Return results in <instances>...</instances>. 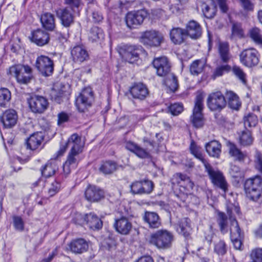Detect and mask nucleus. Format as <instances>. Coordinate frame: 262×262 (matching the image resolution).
I'll return each mask as SVG.
<instances>
[{
	"instance_id": "obj_1",
	"label": "nucleus",
	"mask_w": 262,
	"mask_h": 262,
	"mask_svg": "<svg viewBox=\"0 0 262 262\" xmlns=\"http://www.w3.org/2000/svg\"><path fill=\"white\" fill-rule=\"evenodd\" d=\"M171 183L172 184L179 185L181 188L180 192L174 195V201L177 203H179V201L183 203L186 202L189 198L195 202L198 201V199L196 196L190 194V191L193 188L194 183L186 174L181 173L174 174L171 179Z\"/></svg>"
},
{
	"instance_id": "obj_2",
	"label": "nucleus",
	"mask_w": 262,
	"mask_h": 262,
	"mask_svg": "<svg viewBox=\"0 0 262 262\" xmlns=\"http://www.w3.org/2000/svg\"><path fill=\"white\" fill-rule=\"evenodd\" d=\"M152 64L158 76L167 77L165 82L170 90L172 92L176 91L178 86V81L176 77L170 73L171 66L167 58L165 56L156 58L152 61Z\"/></svg>"
},
{
	"instance_id": "obj_3",
	"label": "nucleus",
	"mask_w": 262,
	"mask_h": 262,
	"mask_svg": "<svg viewBox=\"0 0 262 262\" xmlns=\"http://www.w3.org/2000/svg\"><path fill=\"white\" fill-rule=\"evenodd\" d=\"M173 240L172 234L166 230H160L150 235L149 243L160 249L169 248Z\"/></svg>"
},
{
	"instance_id": "obj_4",
	"label": "nucleus",
	"mask_w": 262,
	"mask_h": 262,
	"mask_svg": "<svg viewBox=\"0 0 262 262\" xmlns=\"http://www.w3.org/2000/svg\"><path fill=\"white\" fill-rule=\"evenodd\" d=\"M246 195L250 200L256 201L262 193V179L259 176H256L247 179L244 184Z\"/></svg>"
},
{
	"instance_id": "obj_5",
	"label": "nucleus",
	"mask_w": 262,
	"mask_h": 262,
	"mask_svg": "<svg viewBox=\"0 0 262 262\" xmlns=\"http://www.w3.org/2000/svg\"><path fill=\"white\" fill-rule=\"evenodd\" d=\"M8 73L14 76L17 82L27 84L32 78V70L29 66L17 64L11 67Z\"/></svg>"
},
{
	"instance_id": "obj_6",
	"label": "nucleus",
	"mask_w": 262,
	"mask_h": 262,
	"mask_svg": "<svg viewBox=\"0 0 262 262\" xmlns=\"http://www.w3.org/2000/svg\"><path fill=\"white\" fill-rule=\"evenodd\" d=\"M94 101V93L91 88L83 89L76 97L75 105L80 112H85L90 108Z\"/></svg>"
},
{
	"instance_id": "obj_7",
	"label": "nucleus",
	"mask_w": 262,
	"mask_h": 262,
	"mask_svg": "<svg viewBox=\"0 0 262 262\" xmlns=\"http://www.w3.org/2000/svg\"><path fill=\"white\" fill-rule=\"evenodd\" d=\"M259 56L258 51L253 48L244 49L239 55L241 63L248 68L256 66L259 61Z\"/></svg>"
},
{
	"instance_id": "obj_8",
	"label": "nucleus",
	"mask_w": 262,
	"mask_h": 262,
	"mask_svg": "<svg viewBox=\"0 0 262 262\" xmlns=\"http://www.w3.org/2000/svg\"><path fill=\"white\" fill-rule=\"evenodd\" d=\"M141 48L135 45H123L119 48V53L129 63H133L139 59Z\"/></svg>"
},
{
	"instance_id": "obj_9",
	"label": "nucleus",
	"mask_w": 262,
	"mask_h": 262,
	"mask_svg": "<svg viewBox=\"0 0 262 262\" xmlns=\"http://www.w3.org/2000/svg\"><path fill=\"white\" fill-rule=\"evenodd\" d=\"M163 41V35L156 30L146 31L140 37V41L142 43L150 47H159Z\"/></svg>"
},
{
	"instance_id": "obj_10",
	"label": "nucleus",
	"mask_w": 262,
	"mask_h": 262,
	"mask_svg": "<svg viewBox=\"0 0 262 262\" xmlns=\"http://www.w3.org/2000/svg\"><path fill=\"white\" fill-rule=\"evenodd\" d=\"M205 168L213 185L225 193L228 190V185L223 173L219 171L214 170L210 164L207 165Z\"/></svg>"
},
{
	"instance_id": "obj_11",
	"label": "nucleus",
	"mask_w": 262,
	"mask_h": 262,
	"mask_svg": "<svg viewBox=\"0 0 262 262\" xmlns=\"http://www.w3.org/2000/svg\"><path fill=\"white\" fill-rule=\"evenodd\" d=\"M203 98L201 95H197L193 114L191 117V122L195 128H200L204 125V120L202 111L203 108Z\"/></svg>"
},
{
	"instance_id": "obj_12",
	"label": "nucleus",
	"mask_w": 262,
	"mask_h": 262,
	"mask_svg": "<svg viewBox=\"0 0 262 262\" xmlns=\"http://www.w3.org/2000/svg\"><path fill=\"white\" fill-rule=\"evenodd\" d=\"M35 67L42 75L46 77L51 75L54 71L53 60L44 55H41L37 58Z\"/></svg>"
},
{
	"instance_id": "obj_13",
	"label": "nucleus",
	"mask_w": 262,
	"mask_h": 262,
	"mask_svg": "<svg viewBox=\"0 0 262 262\" xmlns=\"http://www.w3.org/2000/svg\"><path fill=\"white\" fill-rule=\"evenodd\" d=\"M207 106L211 111H221L226 105L224 96L220 92L211 93L207 100Z\"/></svg>"
},
{
	"instance_id": "obj_14",
	"label": "nucleus",
	"mask_w": 262,
	"mask_h": 262,
	"mask_svg": "<svg viewBox=\"0 0 262 262\" xmlns=\"http://www.w3.org/2000/svg\"><path fill=\"white\" fill-rule=\"evenodd\" d=\"M29 106L31 111L35 114H42L48 108V102L43 96L35 95L28 100Z\"/></svg>"
},
{
	"instance_id": "obj_15",
	"label": "nucleus",
	"mask_w": 262,
	"mask_h": 262,
	"mask_svg": "<svg viewBox=\"0 0 262 262\" xmlns=\"http://www.w3.org/2000/svg\"><path fill=\"white\" fill-rule=\"evenodd\" d=\"M154 187L153 182L148 180L135 181L130 185V192L134 194H150Z\"/></svg>"
},
{
	"instance_id": "obj_16",
	"label": "nucleus",
	"mask_w": 262,
	"mask_h": 262,
	"mask_svg": "<svg viewBox=\"0 0 262 262\" xmlns=\"http://www.w3.org/2000/svg\"><path fill=\"white\" fill-rule=\"evenodd\" d=\"M146 15V11L143 10L128 13L126 16V23L127 27L131 29L140 25Z\"/></svg>"
},
{
	"instance_id": "obj_17",
	"label": "nucleus",
	"mask_w": 262,
	"mask_h": 262,
	"mask_svg": "<svg viewBox=\"0 0 262 262\" xmlns=\"http://www.w3.org/2000/svg\"><path fill=\"white\" fill-rule=\"evenodd\" d=\"M57 17L65 27H69L74 23V15L70 8H58L56 11Z\"/></svg>"
},
{
	"instance_id": "obj_18",
	"label": "nucleus",
	"mask_w": 262,
	"mask_h": 262,
	"mask_svg": "<svg viewBox=\"0 0 262 262\" xmlns=\"http://www.w3.org/2000/svg\"><path fill=\"white\" fill-rule=\"evenodd\" d=\"M30 40L38 46H43L48 44L50 41L48 33L41 29H37L31 33Z\"/></svg>"
},
{
	"instance_id": "obj_19",
	"label": "nucleus",
	"mask_w": 262,
	"mask_h": 262,
	"mask_svg": "<svg viewBox=\"0 0 262 262\" xmlns=\"http://www.w3.org/2000/svg\"><path fill=\"white\" fill-rule=\"evenodd\" d=\"M17 115L16 112L12 109L6 110L1 117V121L5 128H10L16 123Z\"/></svg>"
},
{
	"instance_id": "obj_20",
	"label": "nucleus",
	"mask_w": 262,
	"mask_h": 262,
	"mask_svg": "<svg viewBox=\"0 0 262 262\" xmlns=\"http://www.w3.org/2000/svg\"><path fill=\"white\" fill-rule=\"evenodd\" d=\"M129 91L134 98L140 100H144L149 93L146 86L142 83H135Z\"/></svg>"
},
{
	"instance_id": "obj_21",
	"label": "nucleus",
	"mask_w": 262,
	"mask_h": 262,
	"mask_svg": "<svg viewBox=\"0 0 262 262\" xmlns=\"http://www.w3.org/2000/svg\"><path fill=\"white\" fill-rule=\"evenodd\" d=\"M143 219L149 228H158L161 225L159 215L155 212L146 211L143 216Z\"/></svg>"
},
{
	"instance_id": "obj_22",
	"label": "nucleus",
	"mask_w": 262,
	"mask_h": 262,
	"mask_svg": "<svg viewBox=\"0 0 262 262\" xmlns=\"http://www.w3.org/2000/svg\"><path fill=\"white\" fill-rule=\"evenodd\" d=\"M85 197L91 202H97L104 197V192L95 186H89L85 191Z\"/></svg>"
},
{
	"instance_id": "obj_23",
	"label": "nucleus",
	"mask_w": 262,
	"mask_h": 262,
	"mask_svg": "<svg viewBox=\"0 0 262 262\" xmlns=\"http://www.w3.org/2000/svg\"><path fill=\"white\" fill-rule=\"evenodd\" d=\"M114 226L118 233L126 235L131 230L132 224L126 217H122L115 220Z\"/></svg>"
},
{
	"instance_id": "obj_24",
	"label": "nucleus",
	"mask_w": 262,
	"mask_h": 262,
	"mask_svg": "<svg viewBox=\"0 0 262 262\" xmlns=\"http://www.w3.org/2000/svg\"><path fill=\"white\" fill-rule=\"evenodd\" d=\"M68 145L71 147L70 151L80 154L82 151L84 143L77 134H73L68 140Z\"/></svg>"
},
{
	"instance_id": "obj_25",
	"label": "nucleus",
	"mask_w": 262,
	"mask_h": 262,
	"mask_svg": "<svg viewBox=\"0 0 262 262\" xmlns=\"http://www.w3.org/2000/svg\"><path fill=\"white\" fill-rule=\"evenodd\" d=\"M73 60L75 62L81 63L87 60L89 58L88 51L82 46L74 47L71 52Z\"/></svg>"
},
{
	"instance_id": "obj_26",
	"label": "nucleus",
	"mask_w": 262,
	"mask_h": 262,
	"mask_svg": "<svg viewBox=\"0 0 262 262\" xmlns=\"http://www.w3.org/2000/svg\"><path fill=\"white\" fill-rule=\"evenodd\" d=\"M186 35H189L192 39L199 38L202 33L200 25L193 20L189 21L186 25L185 30Z\"/></svg>"
},
{
	"instance_id": "obj_27",
	"label": "nucleus",
	"mask_w": 262,
	"mask_h": 262,
	"mask_svg": "<svg viewBox=\"0 0 262 262\" xmlns=\"http://www.w3.org/2000/svg\"><path fill=\"white\" fill-rule=\"evenodd\" d=\"M80 154L70 151L67 159L63 165V170L65 174H69L72 169L75 168L78 162V156Z\"/></svg>"
},
{
	"instance_id": "obj_28",
	"label": "nucleus",
	"mask_w": 262,
	"mask_h": 262,
	"mask_svg": "<svg viewBox=\"0 0 262 262\" xmlns=\"http://www.w3.org/2000/svg\"><path fill=\"white\" fill-rule=\"evenodd\" d=\"M44 136L41 132L33 134L27 140V148L32 150L37 149L41 145Z\"/></svg>"
},
{
	"instance_id": "obj_29",
	"label": "nucleus",
	"mask_w": 262,
	"mask_h": 262,
	"mask_svg": "<svg viewBox=\"0 0 262 262\" xmlns=\"http://www.w3.org/2000/svg\"><path fill=\"white\" fill-rule=\"evenodd\" d=\"M83 219L88 227L92 230H99L102 227V222L94 213L86 214Z\"/></svg>"
},
{
	"instance_id": "obj_30",
	"label": "nucleus",
	"mask_w": 262,
	"mask_h": 262,
	"mask_svg": "<svg viewBox=\"0 0 262 262\" xmlns=\"http://www.w3.org/2000/svg\"><path fill=\"white\" fill-rule=\"evenodd\" d=\"M69 248L73 253H82L87 251L89 246L84 239L79 238L72 241L69 245Z\"/></svg>"
},
{
	"instance_id": "obj_31",
	"label": "nucleus",
	"mask_w": 262,
	"mask_h": 262,
	"mask_svg": "<svg viewBox=\"0 0 262 262\" xmlns=\"http://www.w3.org/2000/svg\"><path fill=\"white\" fill-rule=\"evenodd\" d=\"M125 148L134 153L137 156L140 158H146L149 156L148 152L144 148L141 147L136 143L128 141L125 143Z\"/></svg>"
},
{
	"instance_id": "obj_32",
	"label": "nucleus",
	"mask_w": 262,
	"mask_h": 262,
	"mask_svg": "<svg viewBox=\"0 0 262 262\" xmlns=\"http://www.w3.org/2000/svg\"><path fill=\"white\" fill-rule=\"evenodd\" d=\"M228 147L229 154L235 161L239 162H244L246 158L247 157V154L246 152L242 151L238 149L237 146L229 142L227 143Z\"/></svg>"
},
{
	"instance_id": "obj_33",
	"label": "nucleus",
	"mask_w": 262,
	"mask_h": 262,
	"mask_svg": "<svg viewBox=\"0 0 262 262\" xmlns=\"http://www.w3.org/2000/svg\"><path fill=\"white\" fill-rule=\"evenodd\" d=\"M218 52L221 61L224 63H227L231 57L229 43L227 42H220L218 46Z\"/></svg>"
},
{
	"instance_id": "obj_34",
	"label": "nucleus",
	"mask_w": 262,
	"mask_h": 262,
	"mask_svg": "<svg viewBox=\"0 0 262 262\" xmlns=\"http://www.w3.org/2000/svg\"><path fill=\"white\" fill-rule=\"evenodd\" d=\"M221 144L216 140L211 141L205 145L206 150L208 155L216 158H218L221 155Z\"/></svg>"
},
{
	"instance_id": "obj_35",
	"label": "nucleus",
	"mask_w": 262,
	"mask_h": 262,
	"mask_svg": "<svg viewBox=\"0 0 262 262\" xmlns=\"http://www.w3.org/2000/svg\"><path fill=\"white\" fill-rule=\"evenodd\" d=\"M176 229L179 234L183 235L185 237H189L191 230L190 220L188 218L181 220L177 224Z\"/></svg>"
},
{
	"instance_id": "obj_36",
	"label": "nucleus",
	"mask_w": 262,
	"mask_h": 262,
	"mask_svg": "<svg viewBox=\"0 0 262 262\" xmlns=\"http://www.w3.org/2000/svg\"><path fill=\"white\" fill-rule=\"evenodd\" d=\"M186 35L185 30L180 28H173L170 32V39L174 44L180 45L183 42Z\"/></svg>"
},
{
	"instance_id": "obj_37",
	"label": "nucleus",
	"mask_w": 262,
	"mask_h": 262,
	"mask_svg": "<svg viewBox=\"0 0 262 262\" xmlns=\"http://www.w3.org/2000/svg\"><path fill=\"white\" fill-rule=\"evenodd\" d=\"M40 21L43 28L48 31H53L55 27L54 16L50 13L41 15Z\"/></svg>"
},
{
	"instance_id": "obj_38",
	"label": "nucleus",
	"mask_w": 262,
	"mask_h": 262,
	"mask_svg": "<svg viewBox=\"0 0 262 262\" xmlns=\"http://www.w3.org/2000/svg\"><path fill=\"white\" fill-rule=\"evenodd\" d=\"M104 35L102 30L98 27H93L89 34V39L92 42H99L104 39Z\"/></svg>"
},
{
	"instance_id": "obj_39",
	"label": "nucleus",
	"mask_w": 262,
	"mask_h": 262,
	"mask_svg": "<svg viewBox=\"0 0 262 262\" xmlns=\"http://www.w3.org/2000/svg\"><path fill=\"white\" fill-rule=\"evenodd\" d=\"M230 221V231L231 239H236V238H242L243 237L244 234L242 232L239 227L237 221L233 219Z\"/></svg>"
},
{
	"instance_id": "obj_40",
	"label": "nucleus",
	"mask_w": 262,
	"mask_h": 262,
	"mask_svg": "<svg viewBox=\"0 0 262 262\" xmlns=\"http://www.w3.org/2000/svg\"><path fill=\"white\" fill-rule=\"evenodd\" d=\"M116 169L117 164L115 162L106 161L101 164L99 170L104 174H110L115 171Z\"/></svg>"
},
{
	"instance_id": "obj_41",
	"label": "nucleus",
	"mask_w": 262,
	"mask_h": 262,
	"mask_svg": "<svg viewBox=\"0 0 262 262\" xmlns=\"http://www.w3.org/2000/svg\"><path fill=\"white\" fill-rule=\"evenodd\" d=\"M11 98V94L8 89L2 88L0 89V107H8Z\"/></svg>"
},
{
	"instance_id": "obj_42",
	"label": "nucleus",
	"mask_w": 262,
	"mask_h": 262,
	"mask_svg": "<svg viewBox=\"0 0 262 262\" xmlns=\"http://www.w3.org/2000/svg\"><path fill=\"white\" fill-rule=\"evenodd\" d=\"M58 169L57 166L55 162L47 163L41 169L42 176L48 178L54 175Z\"/></svg>"
},
{
	"instance_id": "obj_43",
	"label": "nucleus",
	"mask_w": 262,
	"mask_h": 262,
	"mask_svg": "<svg viewBox=\"0 0 262 262\" xmlns=\"http://www.w3.org/2000/svg\"><path fill=\"white\" fill-rule=\"evenodd\" d=\"M226 96L228 99L229 106L232 109L238 110L241 106V102L237 95L232 91L227 92Z\"/></svg>"
},
{
	"instance_id": "obj_44",
	"label": "nucleus",
	"mask_w": 262,
	"mask_h": 262,
	"mask_svg": "<svg viewBox=\"0 0 262 262\" xmlns=\"http://www.w3.org/2000/svg\"><path fill=\"white\" fill-rule=\"evenodd\" d=\"M190 150L191 153L198 159L200 160L204 164L205 167L209 163L204 159V156L201 152V148L198 146L194 142H192Z\"/></svg>"
},
{
	"instance_id": "obj_45",
	"label": "nucleus",
	"mask_w": 262,
	"mask_h": 262,
	"mask_svg": "<svg viewBox=\"0 0 262 262\" xmlns=\"http://www.w3.org/2000/svg\"><path fill=\"white\" fill-rule=\"evenodd\" d=\"M217 222L220 227L221 232L223 234H225L228 232L229 228L227 217L224 213L219 212L218 213Z\"/></svg>"
},
{
	"instance_id": "obj_46",
	"label": "nucleus",
	"mask_w": 262,
	"mask_h": 262,
	"mask_svg": "<svg viewBox=\"0 0 262 262\" xmlns=\"http://www.w3.org/2000/svg\"><path fill=\"white\" fill-rule=\"evenodd\" d=\"M205 63L203 60H196L190 66V72L192 75H198L201 73L204 68Z\"/></svg>"
},
{
	"instance_id": "obj_47",
	"label": "nucleus",
	"mask_w": 262,
	"mask_h": 262,
	"mask_svg": "<svg viewBox=\"0 0 262 262\" xmlns=\"http://www.w3.org/2000/svg\"><path fill=\"white\" fill-rule=\"evenodd\" d=\"M249 35L256 44L262 45V34L259 28L254 27L251 29L249 31Z\"/></svg>"
},
{
	"instance_id": "obj_48",
	"label": "nucleus",
	"mask_w": 262,
	"mask_h": 262,
	"mask_svg": "<svg viewBox=\"0 0 262 262\" xmlns=\"http://www.w3.org/2000/svg\"><path fill=\"white\" fill-rule=\"evenodd\" d=\"M231 67L227 63L217 66L213 71L212 77L215 79L216 77L222 76L226 73L230 71Z\"/></svg>"
},
{
	"instance_id": "obj_49",
	"label": "nucleus",
	"mask_w": 262,
	"mask_h": 262,
	"mask_svg": "<svg viewBox=\"0 0 262 262\" xmlns=\"http://www.w3.org/2000/svg\"><path fill=\"white\" fill-rule=\"evenodd\" d=\"M202 11L204 15L207 18H212L215 15L216 8L213 5L209 6L204 3L202 6Z\"/></svg>"
},
{
	"instance_id": "obj_50",
	"label": "nucleus",
	"mask_w": 262,
	"mask_h": 262,
	"mask_svg": "<svg viewBox=\"0 0 262 262\" xmlns=\"http://www.w3.org/2000/svg\"><path fill=\"white\" fill-rule=\"evenodd\" d=\"M253 138L250 132L244 131L240 137V143L244 146H249L253 143Z\"/></svg>"
},
{
	"instance_id": "obj_51",
	"label": "nucleus",
	"mask_w": 262,
	"mask_h": 262,
	"mask_svg": "<svg viewBox=\"0 0 262 262\" xmlns=\"http://www.w3.org/2000/svg\"><path fill=\"white\" fill-rule=\"evenodd\" d=\"M258 122L257 116L253 114H249L244 117V122L245 127H254Z\"/></svg>"
},
{
	"instance_id": "obj_52",
	"label": "nucleus",
	"mask_w": 262,
	"mask_h": 262,
	"mask_svg": "<svg viewBox=\"0 0 262 262\" xmlns=\"http://www.w3.org/2000/svg\"><path fill=\"white\" fill-rule=\"evenodd\" d=\"M232 71L234 74L242 81L243 83L244 84H246V74L241 68L234 66L233 67Z\"/></svg>"
},
{
	"instance_id": "obj_53",
	"label": "nucleus",
	"mask_w": 262,
	"mask_h": 262,
	"mask_svg": "<svg viewBox=\"0 0 262 262\" xmlns=\"http://www.w3.org/2000/svg\"><path fill=\"white\" fill-rule=\"evenodd\" d=\"M232 35L239 38L244 37V31L241 24H233L232 27Z\"/></svg>"
},
{
	"instance_id": "obj_54",
	"label": "nucleus",
	"mask_w": 262,
	"mask_h": 262,
	"mask_svg": "<svg viewBox=\"0 0 262 262\" xmlns=\"http://www.w3.org/2000/svg\"><path fill=\"white\" fill-rule=\"evenodd\" d=\"M252 262H262V248H256L250 254Z\"/></svg>"
},
{
	"instance_id": "obj_55",
	"label": "nucleus",
	"mask_w": 262,
	"mask_h": 262,
	"mask_svg": "<svg viewBox=\"0 0 262 262\" xmlns=\"http://www.w3.org/2000/svg\"><path fill=\"white\" fill-rule=\"evenodd\" d=\"M51 97L58 103H60L62 99L66 96V92L63 90H60L58 91L56 90L52 91Z\"/></svg>"
},
{
	"instance_id": "obj_56",
	"label": "nucleus",
	"mask_w": 262,
	"mask_h": 262,
	"mask_svg": "<svg viewBox=\"0 0 262 262\" xmlns=\"http://www.w3.org/2000/svg\"><path fill=\"white\" fill-rule=\"evenodd\" d=\"M183 110V106L181 103H174L169 107V111L172 115L177 116L180 114Z\"/></svg>"
},
{
	"instance_id": "obj_57",
	"label": "nucleus",
	"mask_w": 262,
	"mask_h": 262,
	"mask_svg": "<svg viewBox=\"0 0 262 262\" xmlns=\"http://www.w3.org/2000/svg\"><path fill=\"white\" fill-rule=\"evenodd\" d=\"M214 250L219 255H224L227 252L225 243L223 241H219L215 245Z\"/></svg>"
},
{
	"instance_id": "obj_58",
	"label": "nucleus",
	"mask_w": 262,
	"mask_h": 262,
	"mask_svg": "<svg viewBox=\"0 0 262 262\" xmlns=\"http://www.w3.org/2000/svg\"><path fill=\"white\" fill-rule=\"evenodd\" d=\"M61 185L59 182L54 181L49 188L48 194L50 196H52L56 194L60 190Z\"/></svg>"
},
{
	"instance_id": "obj_59",
	"label": "nucleus",
	"mask_w": 262,
	"mask_h": 262,
	"mask_svg": "<svg viewBox=\"0 0 262 262\" xmlns=\"http://www.w3.org/2000/svg\"><path fill=\"white\" fill-rule=\"evenodd\" d=\"M254 159L255 168L262 174V154L258 151H256Z\"/></svg>"
},
{
	"instance_id": "obj_60",
	"label": "nucleus",
	"mask_w": 262,
	"mask_h": 262,
	"mask_svg": "<svg viewBox=\"0 0 262 262\" xmlns=\"http://www.w3.org/2000/svg\"><path fill=\"white\" fill-rule=\"evenodd\" d=\"M240 209L239 207L238 206H236L235 205H231L228 206L227 207V213L229 216L230 220H233L234 219L233 216L235 214H239Z\"/></svg>"
},
{
	"instance_id": "obj_61",
	"label": "nucleus",
	"mask_w": 262,
	"mask_h": 262,
	"mask_svg": "<svg viewBox=\"0 0 262 262\" xmlns=\"http://www.w3.org/2000/svg\"><path fill=\"white\" fill-rule=\"evenodd\" d=\"M14 226L16 230L23 231L24 229V223L21 217L14 216L13 217Z\"/></svg>"
},
{
	"instance_id": "obj_62",
	"label": "nucleus",
	"mask_w": 262,
	"mask_h": 262,
	"mask_svg": "<svg viewBox=\"0 0 262 262\" xmlns=\"http://www.w3.org/2000/svg\"><path fill=\"white\" fill-rule=\"evenodd\" d=\"M230 174L233 178H242L243 176V172L241 170L240 168L234 165L231 166Z\"/></svg>"
},
{
	"instance_id": "obj_63",
	"label": "nucleus",
	"mask_w": 262,
	"mask_h": 262,
	"mask_svg": "<svg viewBox=\"0 0 262 262\" xmlns=\"http://www.w3.org/2000/svg\"><path fill=\"white\" fill-rule=\"evenodd\" d=\"M253 1L254 0H240L243 8L246 11H252L253 10Z\"/></svg>"
},
{
	"instance_id": "obj_64",
	"label": "nucleus",
	"mask_w": 262,
	"mask_h": 262,
	"mask_svg": "<svg viewBox=\"0 0 262 262\" xmlns=\"http://www.w3.org/2000/svg\"><path fill=\"white\" fill-rule=\"evenodd\" d=\"M64 3L69 5L72 11H74L75 8L78 9L82 4L81 0H64Z\"/></svg>"
}]
</instances>
